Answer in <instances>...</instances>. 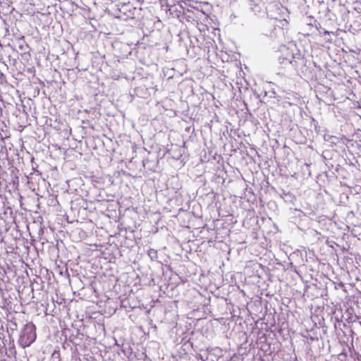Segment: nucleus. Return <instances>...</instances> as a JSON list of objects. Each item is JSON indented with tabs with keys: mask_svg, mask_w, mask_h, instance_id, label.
<instances>
[{
	"mask_svg": "<svg viewBox=\"0 0 361 361\" xmlns=\"http://www.w3.org/2000/svg\"><path fill=\"white\" fill-rule=\"evenodd\" d=\"M288 25L286 20L271 19L267 21L264 25V33L271 37H276L284 34L283 27Z\"/></svg>",
	"mask_w": 361,
	"mask_h": 361,
	"instance_id": "obj_1",
	"label": "nucleus"
},
{
	"mask_svg": "<svg viewBox=\"0 0 361 361\" xmlns=\"http://www.w3.org/2000/svg\"><path fill=\"white\" fill-rule=\"evenodd\" d=\"M36 327L32 323L26 324L20 335V342L24 346H29L36 339Z\"/></svg>",
	"mask_w": 361,
	"mask_h": 361,
	"instance_id": "obj_2",
	"label": "nucleus"
},
{
	"mask_svg": "<svg viewBox=\"0 0 361 361\" xmlns=\"http://www.w3.org/2000/svg\"><path fill=\"white\" fill-rule=\"evenodd\" d=\"M286 60L290 63H292V60L290 59H286Z\"/></svg>",
	"mask_w": 361,
	"mask_h": 361,
	"instance_id": "obj_3",
	"label": "nucleus"
},
{
	"mask_svg": "<svg viewBox=\"0 0 361 361\" xmlns=\"http://www.w3.org/2000/svg\"><path fill=\"white\" fill-rule=\"evenodd\" d=\"M153 253H155V251H153V252L149 253V255H153Z\"/></svg>",
	"mask_w": 361,
	"mask_h": 361,
	"instance_id": "obj_4",
	"label": "nucleus"
},
{
	"mask_svg": "<svg viewBox=\"0 0 361 361\" xmlns=\"http://www.w3.org/2000/svg\"><path fill=\"white\" fill-rule=\"evenodd\" d=\"M153 253H155V251H153V252L149 253V255H153Z\"/></svg>",
	"mask_w": 361,
	"mask_h": 361,
	"instance_id": "obj_5",
	"label": "nucleus"
},
{
	"mask_svg": "<svg viewBox=\"0 0 361 361\" xmlns=\"http://www.w3.org/2000/svg\"><path fill=\"white\" fill-rule=\"evenodd\" d=\"M153 253H155V251H153V252L149 253V255H153Z\"/></svg>",
	"mask_w": 361,
	"mask_h": 361,
	"instance_id": "obj_6",
	"label": "nucleus"
},
{
	"mask_svg": "<svg viewBox=\"0 0 361 361\" xmlns=\"http://www.w3.org/2000/svg\"><path fill=\"white\" fill-rule=\"evenodd\" d=\"M360 324H361V322H360Z\"/></svg>",
	"mask_w": 361,
	"mask_h": 361,
	"instance_id": "obj_7",
	"label": "nucleus"
}]
</instances>
